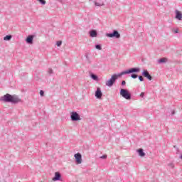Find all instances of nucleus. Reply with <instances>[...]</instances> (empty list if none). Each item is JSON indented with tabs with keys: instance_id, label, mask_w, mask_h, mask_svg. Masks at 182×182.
Here are the masks:
<instances>
[{
	"instance_id": "nucleus-23",
	"label": "nucleus",
	"mask_w": 182,
	"mask_h": 182,
	"mask_svg": "<svg viewBox=\"0 0 182 182\" xmlns=\"http://www.w3.org/2000/svg\"><path fill=\"white\" fill-rule=\"evenodd\" d=\"M40 95H41V97L45 96V91H44V90H40Z\"/></svg>"
},
{
	"instance_id": "nucleus-19",
	"label": "nucleus",
	"mask_w": 182,
	"mask_h": 182,
	"mask_svg": "<svg viewBox=\"0 0 182 182\" xmlns=\"http://www.w3.org/2000/svg\"><path fill=\"white\" fill-rule=\"evenodd\" d=\"M41 5H46V1L45 0H37Z\"/></svg>"
},
{
	"instance_id": "nucleus-14",
	"label": "nucleus",
	"mask_w": 182,
	"mask_h": 182,
	"mask_svg": "<svg viewBox=\"0 0 182 182\" xmlns=\"http://www.w3.org/2000/svg\"><path fill=\"white\" fill-rule=\"evenodd\" d=\"M139 156H140V157H144V156H146V153H144V151L143 150V149H139L138 150H136Z\"/></svg>"
},
{
	"instance_id": "nucleus-17",
	"label": "nucleus",
	"mask_w": 182,
	"mask_h": 182,
	"mask_svg": "<svg viewBox=\"0 0 182 182\" xmlns=\"http://www.w3.org/2000/svg\"><path fill=\"white\" fill-rule=\"evenodd\" d=\"M12 39V35H7L4 38V41H11Z\"/></svg>"
},
{
	"instance_id": "nucleus-31",
	"label": "nucleus",
	"mask_w": 182,
	"mask_h": 182,
	"mask_svg": "<svg viewBox=\"0 0 182 182\" xmlns=\"http://www.w3.org/2000/svg\"><path fill=\"white\" fill-rule=\"evenodd\" d=\"M179 159L182 160V154L179 156Z\"/></svg>"
},
{
	"instance_id": "nucleus-6",
	"label": "nucleus",
	"mask_w": 182,
	"mask_h": 182,
	"mask_svg": "<svg viewBox=\"0 0 182 182\" xmlns=\"http://www.w3.org/2000/svg\"><path fill=\"white\" fill-rule=\"evenodd\" d=\"M75 159L76 164H82V154L80 153H77L74 155Z\"/></svg>"
},
{
	"instance_id": "nucleus-7",
	"label": "nucleus",
	"mask_w": 182,
	"mask_h": 182,
	"mask_svg": "<svg viewBox=\"0 0 182 182\" xmlns=\"http://www.w3.org/2000/svg\"><path fill=\"white\" fill-rule=\"evenodd\" d=\"M142 76H144V77H146V79H148V80H152V79H153V77H151V75H150V73H149V71L147 70H143Z\"/></svg>"
},
{
	"instance_id": "nucleus-2",
	"label": "nucleus",
	"mask_w": 182,
	"mask_h": 182,
	"mask_svg": "<svg viewBox=\"0 0 182 182\" xmlns=\"http://www.w3.org/2000/svg\"><path fill=\"white\" fill-rule=\"evenodd\" d=\"M0 102L11 103L12 105H18V103L22 102V100L16 95H12L11 94H6L0 97Z\"/></svg>"
},
{
	"instance_id": "nucleus-24",
	"label": "nucleus",
	"mask_w": 182,
	"mask_h": 182,
	"mask_svg": "<svg viewBox=\"0 0 182 182\" xmlns=\"http://www.w3.org/2000/svg\"><path fill=\"white\" fill-rule=\"evenodd\" d=\"M57 46H62V41H58L56 43Z\"/></svg>"
},
{
	"instance_id": "nucleus-10",
	"label": "nucleus",
	"mask_w": 182,
	"mask_h": 182,
	"mask_svg": "<svg viewBox=\"0 0 182 182\" xmlns=\"http://www.w3.org/2000/svg\"><path fill=\"white\" fill-rule=\"evenodd\" d=\"M33 38H35V36L33 35H30L27 36V38H26V43H28V45H32L33 43Z\"/></svg>"
},
{
	"instance_id": "nucleus-22",
	"label": "nucleus",
	"mask_w": 182,
	"mask_h": 182,
	"mask_svg": "<svg viewBox=\"0 0 182 182\" xmlns=\"http://www.w3.org/2000/svg\"><path fill=\"white\" fill-rule=\"evenodd\" d=\"M48 73L49 75H53V70H52V68H49Z\"/></svg>"
},
{
	"instance_id": "nucleus-33",
	"label": "nucleus",
	"mask_w": 182,
	"mask_h": 182,
	"mask_svg": "<svg viewBox=\"0 0 182 182\" xmlns=\"http://www.w3.org/2000/svg\"><path fill=\"white\" fill-rule=\"evenodd\" d=\"M85 56H86L87 58H89V57L87 56V55H86Z\"/></svg>"
},
{
	"instance_id": "nucleus-8",
	"label": "nucleus",
	"mask_w": 182,
	"mask_h": 182,
	"mask_svg": "<svg viewBox=\"0 0 182 182\" xmlns=\"http://www.w3.org/2000/svg\"><path fill=\"white\" fill-rule=\"evenodd\" d=\"M53 181H62V175L59 172H55L53 178Z\"/></svg>"
},
{
	"instance_id": "nucleus-18",
	"label": "nucleus",
	"mask_w": 182,
	"mask_h": 182,
	"mask_svg": "<svg viewBox=\"0 0 182 182\" xmlns=\"http://www.w3.org/2000/svg\"><path fill=\"white\" fill-rule=\"evenodd\" d=\"M131 77L132 79H137V77H139V75H137V74H135V73H131Z\"/></svg>"
},
{
	"instance_id": "nucleus-3",
	"label": "nucleus",
	"mask_w": 182,
	"mask_h": 182,
	"mask_svg": "<svg viewBox=\"0 0 182 182\" xmlns=\"http://www.w3.org/2000/svg\"><path fill=\"white\" fill-rule=\"evenodd\" d=\"M119 93L124 99H126L127 100H130V99H132V94L126 89H121Z\"/></svg>"
},
{
	"instance_id": "nucleus-28",
	"label": "nucleus",
	"mask_w": 182,
	"mask_h": 182,
	"mask_svg": "<svg viewBox=\"0 0 182 182\" xmlns=\"http://www.w3.org/2000/svg\"><path fill=\"white\" fill-rule=\"evenodd\" d=\"M140 96H141V97H144V92H141V93L140 94Z\"/></svg>"
},
{
	"instance_id": "nucleus-12",
	"label": "nucleus",
	"mask_w": 182,
	"mask_h": 182,
	"mask_svg": "<svg viewBox=\"0 0 182 182\" xmlns=\"http://www.w3.org/2000/svg\"><path fill=\"white\" fill-rule=\"evenodd\" d=\"M90 36L91 38H96L97 36V31L96 30H91L90 31Z\"/></svg>"
},
{
	"instance_id": "nucleus-13",
	"label": "nucleus",
	"mask_w": 182,
	"mask_h": 182,
	"mask_svg": "<svg viewBox=\"0 0 182 182\" xmlns=\"http://www.w3.org/2000/svg\"><path fill=\"white\" fill-rule=\"evenodd\" d=\"M166 62H168V59L166 58H162L158 60V63H159V65H161L162 63H166Z\"/></svg>"
},
{
	"instance_id": "nucleus-29",
	"label": "nucleus",
	"mask_w": 182,
	"mask_h": 182,
	"mask_svg": "<svg viewBox=\"0 0 182 182\" xmlns=\"http://www.w3.org/2000/svg\"><path fill=\"white\" fill-rule=\"evenodd\" d=\"M174 33H178V29L174 30Z\"/></svg>"
},
{
	"instance_id": "nucleus-4",
	"label": "nucleus",
	"mask_w": 182,
	"mask_h": 182,
	"mask_svg": "<svg viewBox=\"0 0 182 182\" xmlns=\"http://www.w3.org/2000/svg\"><path fill=\"white\" fill-rule=\"evenodd\" d=\"M70 119L72 122H79V120H82L80 115L77 112H72L70 113Z\"/></svg>"
},
{
	"instance_id": "nucleus-26",
	"label": "nucleus",
	"mask_w": 182,
	"mask_h": 182,
	"mask_svg": "<svg viewBox=\"0 0 182 182\" xmlns=\"http://www.w3.org/2000/svg\"><path fill=\"white\" fill-rule=\"evenodd\" d=\"M100 159H107V155H102L100 157Z\"/></svg>"
},
{
	"instance_id": "nucleus-21",
	"label": "nucleus",
	"mask_w": 182,
	"mask_h": 182,
	"mask_svg": "<svg viewBox=\"0 0 182 182\" xmlns=\"http://www.w3.org/2000/svg\"><path fill=\"white\" fill-rule=\"evenodd\" d=\"M138 78L140 82H144V78L141 75H138Z\"/></svg>"
},
{
	"instance_id": "nucleus-16",
	"label": "nucleus",
	"mask_w": 182,
	"mask_h": 182,
	"mask_svg": "<svg viewBox=\"0 0 182 182\" xmlns=\"http://www.w3.org/2000/svg\"><path fill=\"white\" fill-rule=\"evenodd\" d=\"M94 4L96 6H105V3L102 2V3H99L96 1H94Z\"/></svg>"
},
{
	"instance_id": "nucleus-5",
	"label": "nucleus",
	"mask_w": 182,
	"mask_h": 182,
	"mask_svg": "<svg viewBox=\"0 0 182 182\" xmlns=\"http://www.w3.org/2000/svg\"><path fill=\"white\" fill-rule=\"evenodd\" d=\"M108 38H116V39H120V34L117 30H114L112 33H109L106 34Z\"/></svg>"
},
{
	"instance_id": "nucleus-9",
	"label": "nucleus",
	"mask_w": 182,
	"mask_h": 182,
	"mask_svg": "<svg viewBox=\"0 0 182 182\" xmlns=\"http://www.w3.org/2000/svg\"><path fill=\"white\" fill-rule=\"evenodd\" d=\"M102 96H103V93H102V90L100 87H97L95 91V97L97 99H102Z\"/></svg>"
},
{
	"instance_id": "nucleus-20",
	"label": "nucleus",
	"mask_w": 182,
	"mask_h": 182,
	"mask_svg": "<svg viewBox=\"0 0 182 182\" xmlns=\"http://www.w3.org/2000/svg\"><path fill=\"white\" fill-rule=\"evenodd\" d=\"M95 48H97L98 50H102V45L100 44L95 45Z\"/></svg>"
},
{
	"instance_id": "nucleus-25",
	"label": "nucleus",
	"mask_w": 182,
	"mask_h": 182,
	"mask_svg": "<svg viewBox=\"0 0 182 182\" xmlns=\"http://www.w3.org/2000/svg\"><path fill=\"white\" fill-rule=\"evenodd\" d=\"M168 167H171V168H174V164L170 163L168 164Z\"/></svg>"
},
{
	"instance_id": "nucleus-30",
	"label": "nucleus",
	"mask_w": 182,
	"mask_h": 182,
	"mask_svg": "<svg viewBox=\"0 0 182 182\" xmlns=\"http://www.w3.org/2000/svg\"><path fill=\"white\" fill-rule=\"evenodd\" d=\"M171 114H176V111H172Z\"/></svg>"
},
{
	"instance_id": "nucleus-11",
	"label": "nucleus",
	"mask_w": 182,
	"mask_h": 182,
	"mask_svg": "<svg viewBox=\"0 0 182 182\" xmlns=\"http://www.w3.org/2000/svg\"><path fill=\"white\" fill-rule=\"evenodd\" d=\"M175 13H176V16H175L176 19H178V21H181L182 20L181 11L178 10H176Z\"/></svg>"
},
{
	"instance_id": "nucleus-27",
	"label": "nucleus",
	"mask_w": 182,
	"mask_h": 182,
	"mask_svg": "<svg viewBox=\"0 0 182 182\" xmlns=\"http://www.w3.org/2000/svg\"><path fill=\"white\" fill-rule=\"evenodd\" d=\"M121 85H122V86H124V85H126V81L125 80H122Z\"/></svg>"
},
{
	"instance_id": "nucleus-1",
	"label": "nucleus",
	"mask_w": 182,
	"mask_h": 182,
	"mask_svg": "<svg viewBox=\"0 0 182 182\" xmlns=\"http://www.w3.org/2000/svg\"><path fill=\"white\" fill-rule=\"evenodd\" d=\"M139 72H140V68H132L124 70L120 73L114 74L109 80L106 81L105 85L106 86H108V87H112L120 76H123V75H130L131 73H139Z\"/></svg>"
},
{
	"instance_id": "nucleus-32",
	"label": "nucleus",
	"mask_w": 182,
	"mask_h": 182,
	"mask_svg": "<svg viewBox=\"0 0 182 182\" xmlns=\"http://www.w3.org/2000/svg\"><path fill=\"white\" fill-rule=\"evenodd\" d=\"M176 151H179L178 148L176 149Z\"/></svg>"
},
{
	"instance_id": "nucleus-15",
	"label": "nucleus",
	"mask_w": 182,
	"mask_h": 182,
	"mask_svg": "<svg viewBox=\"0 0 182 182\" xmlns=\"http://www.w3.org/2000/svg\"><path fill=\"white\" fill-rule=\"evenodd\" d=\"M90 77H91V79H92L93 80H99V77H97V75H95V74H93V73H92V74L90 75Z\"/></svg>"
}]
</instances>
